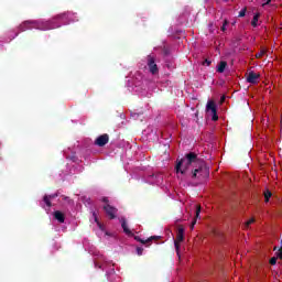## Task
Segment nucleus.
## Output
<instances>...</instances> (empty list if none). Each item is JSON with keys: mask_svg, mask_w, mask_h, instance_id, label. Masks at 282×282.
<instances>
[{"mask_svg": "<svg viewBox=\"0 0 282 282\" xmlns=\"http://www.w3.org/2000/svg\"><path fill=\"white\" fill-rule=\"evenodd\" d=\"M202 214V206L197 205L196 206V212H195V218L192 221L191 228L192 230L195 228V224H197V219H199V215Z\"/></svg>", "mask_w": 282, "mask_h": 282, "instance_id": "11", "label": "nucleus"}, {"mask_svg": "<svg viewBox=\"0 0 282 282\" xmlns=\"http://www.w3.org/2000/svg\"><path fill=\"white\" fill-rule=\"evenodd\" d=\"M69 17V13H62L55 17L56 21H65Z\"/></svg>", "mask_w": 282, "mask_h": 282, "instance_id": "16", "label": "nucleus"}, {"mask_svg": "<svg viewBox=\"0 0 282 282\" xmlns=\"http://www.w3.org/2000/svg\"><path fill=\"white\" fill-rule=\"evenodd\" d=\"M269 263H270L271 265H276V257L271 258L270 261H269Z\"/></svg>", "mask_w": 282, "mask_h": 282, "instance_id": "24", "label": "nucleus"}, {"mask_svg": "<svg viewBox=\"0 0 282 282\" xmlns=\"http://www.w3.org/2000/svg\"><path fill=\"white\" fill-rule=\"evenodd\" d=\"M274 250H276V247H274Z\"/></svg>", "mask_w": 282, "mask_h": 282, "instance_id": "31", "label": "nucleus"}, {"mask_svg": "<svg viewBox=\"0 0 282 282\" xmlns=\"http://www.w3.org/2000/svg\"><path fill=\"white\" fill-rule=\"evenodd\" d=\"M270 197H272V192H270V189H267V192H264V202H270Z\"/></svg>", "mask_w": 282, "mask_h": 282, "instance_id": "17", "label": "nucleus"}, {"mask_svg": "<svg viewBox=\"0 0 282 282\" xmlns=\"http://www.w3.org/2000/svg\"><path fill=\"white\" fill-rule=\"evenodd\" d=\"M191 166L194 169L192 170L193 180H208L210 177V167L195 152L186 153L183 159H177L175 171L181 173V175H186V171Z\"/></svg>", "mask_w": 282, "mask_h": 282, "instance_id": "1", "label": "nucleus"}, {"mask_svg": "<svg viewBox=\"0 0 282 282\" xmlns=\"http://www.w3.org/2000/svg\"><path fill=\"white\" fill-rule=\"evenodd\" d=\"M213 62H210L209 59H205L204 62H203V65H207V67H210V64H212Z\"/></svg>", "mask_w": 282, "mask_h": 282, "instance_id": "26", "label": "nucleus"}, {"mask_svg": "<svg viewBox=\"0 0 282 282\" xmlns=\"http://www.w3.org/2000/svg\"><path fill=\"white\" fill-rule=\"evenodd\" d=\"M54 217L57 221H59V224H65V214H63L62 212L56 210L54 213Z\"/></svg>", "mask_w": 282, "mask_h": 282, "instance_id": "13", "label": "nucleus"}, {"mask_svg": "<svg viewBox=\"0 0 282 282\" xmlns=\"http://www.w3.org/2000/svg\"><path fill=\"white\" fill-rule=\"evenodd\" d=\"M227 67H228V62L221 61V62H219L216 72H218V74H224V72H226Z\"/></svg>", "mask_w": 282, "mask_h": 282, "instance_id": "12", "label": "nucleus"}, {"mask_svg": "<svg viewBox=\"0 0 282 282\" xmlns=\"http://www.w3.org/2000/svg\"><path fill=\"white\" fill-rule=\"evenodd\" d=\"M93 217H94L96 224H98V226L100 228V223L98 221V216L96 215V212L93 213Z\"/></svg>", "mask_w": 282, "mask_h": 282, "instance_id": "25", "label": "nucleus"}, {"mask_svg": "<svg viewBox=\"0 0 282 282\" xmlns=\"http://www.w3.org/2000/svg\"><path fill=\"white\" fill-rule=\"evenodd\" d=\"M121 227L123 229V232L128 235V237H133V232L131 229H129V226L127 225V219H121Z\"/></svg>", "mask_w": 282, "mask_h": 282, "instance_id": "10", "label": "nucleus"}, {"mask_svg": "<svg viewBox=\"0 0 282 282\" xmlns=\"http://www.w3.org/2000/svg\"><path fill=\"white\" fill-rule=\"evenodd\" d=\"M184 241V229L183 227H178L177 234H176V241H174L175 250L177 254H180V243Z\"/></svg>", "mask_w": 282, "mask_h": 282, "instance_id": "5", "label": "nucleus"}, {"mask_svg": "<svg viewBox=\"0 0 282 282\" xmlns=\"http://www.w3.org/2000/svg\"><path fill=\"white\" fill-rule=\"evenodd\" d=\"M254 224V218H250L247 223H246V228H248L250 225Z\"/></svg>", "mask_w": 282, "mask_h": 282, "instance_id": "23", "label": "nucleus"}, {"mask_svg": "<svg viewBox=\"0 0 282 282\" xmlns=\"http://www.w3.org/2000/svg\"><path fill=\"white\" fill-rule=\"evenodd\" d=\"M95 144H96V147H105L106 144H109V134L104 133V134L99 135L95 140Z\"/></svg>", "mask_w": 282, "mask_h": 282, "instance_id": "8", "label": "nucleus"}, {"mask_svg": "<svg viewBox=\"0 0 282 282\" xmlns=\"http://www.w3.org/2000/svg\"><path fill=\"white\" fill-rule=\"evenodd\" d=\"M33 28H35V30H54V28H56V26L53 25L52 22L39 23L36 21H24L19 26L20 32H25L26 30H32Z\"/></svg>", "mask_w": 282, "mask_h": 282, "instance_id": "2", "label": "nucleus"}, {"mask_svg": "<svg viewBox=\"0 0 282 282\" xmlns=\"http://www.w3.org/2000/svg\"><path fill=\"white\" fill-rule=\"evenodd\" d=\"M259 78H261V74L254 73V70H250L247 76V83L251 85H257L259 83Z\"/></svg>", "mask_w": 282, "mask_h": 282, "instance_id": "7", "label": "nucleus"}, {"mask_svg": "<svg viewBox=\"0 0 282 282\" xmlns=\"http://www.w3.org/2000/svg\"><path fill=\"white\" fill-rule=\"evenodd\" d=\"M259 17H261L260 13H256V14L253 15V19H252V21H251L252 28H257V23H259Z\"/></svg>", "mask_w": 282, "mask_h": 282, "instance_id": "15", "label": "nucleus"}, {"mask_svg": "<svg viewBox=\"0 0 282 282\" xmlns=\"http://www.w3.org/2000/svg\"><path fill=\"white\" fill-rule=\"evenodd\" d=\"M64 202H66L68 205H73L74 204V200L72 198H69L68 196H62Z\"/></svg>", "mask_w": 282, "mask_h": 282, "instance_id": "18", "label": "nucleus"}, {"mask_svg": "<svg viewBox=\"0 0 282 282\" xmlns=\"http://www.w3.org/2000/svg\"><path fill=\"white\" fill-rule=\"evenodd\" d=\"M51 199H56L58 197V193L47 195Z\"/></svg>", "mask_w": 282, "mask_h": 282, "instance_id": "27", "label": "nucleus"}, {"mask_svg": "<svg viewBox=\"0 0 282 282\" xmlns=\"http://www.w3.org/2000/svg\"><path fill=\"white\" fill-rule=\"evenodd\" d=\"M101 202H104V204H109V198L104 197V198L101 199Z\"/></svg>", "mask_w": 282, "mask_h": 282, "instance_id": "29", "label": "nucleus"}, {"mask_svg": "<svg viewBox=\"0 0 282 282\" xmlns=\"http://www.w3.org/2000/svg\"><path fill=\"white\" fill-rule=\"evenodd\" d=\"M104 210H105L106 215L109 217V219H116V215H118V208H116L109 204H106L104 206Z\"/></svg>", "mask_w": 282, "mask_h": 282, "instance_id": "6", "label": "nucleus"}, {"mask_svg": "<svg viewBox=\"0 0 282 282\" xmlns=\"http://www.w3.org/2000/svg\"><path fill=\"white\" fill-rule=\"evenodd\" d=\"M263 56H265V51L263 50L256 54L257 58H262Z\"/></svg>", "mask_w": 282, "mask_h": 282, "instance_id": "20", "label": "nucleus"}, {"mask_svg": "<svg viewBox=\"0 0 282 282\" xmlns=\"http://www.w3.org/2000/svg\"><path fill=\"white\" fill-rule=\"evenodd\" d=\"M270 3H272V0H267V2L262 4V8H265V6H270Z\"/></svg>", "mask_w": 282, "mask_h": 282, "instance_id": "28", "label": "nucleus"}, {"mask_svg": "<svg viewBox=\"0 0 282 282\" xmlns=\"http://www.w3.org/2000/svg\"><path fill=\"white\" fill-rule=\"evenodd\" d=\"M43 203L47 206V208H52V198L47 195H44Z\"/></svg>", "mask_w": 282, "mask_h": 282, "instance_id": "14", "label": "nucleus"}, {"mask_svg": "<svg viewBox=\"0 0 282 282\" xmlns=\"http://www.w3.org/2000/svg\"><path fill=\"white\" fill-rule=\"evenodd\" d=\"M246 12H247V9H246V8H243L242 10H240V12H239L238 17H240V18L246 17Z\"/></svg>", "mask_w": 282, "mask_h": 282, "instance_id": "21", "label": "nucleus"}, {"mask_svg": "<svg viewBox=\"0 0 282 282\" xmlns=\"http://www.w3.org/2000/svg\"><path fill=\"white\" fill-rule=\"evenodd\" d=\"M206 111H210L212 112V120L214 122H217V120H219V116H217V104H215V101L213 100H209L207 102V106H206Z\"/></svg>", "mask_w": 282, "mask_h": 282, "instance_id": "4", "label": "nucleus"}, {"mask_svg": "<svg viewBox=\"0 0 282 282\" xmlns=\"http://www.w3.org/2000/svg\"><path fill=\"white\" fill-rule=\"evenodd\" d=\"M135 241H139V243H142L143 246L147 243H151V241H158L159 239H161L160 236H151L150 238H148L147 240L140 238V236H134Z\"/></svg>", "mask_w": 282, "mask_h": 282, "instance_id": "9", "label": "nucleus"}, {"mask_svg": "<svg viewBox=\"0 0 282 282\" xmlns=\"http://www.w3.org/2000/svg\"><path fill=\"white\" fill-rule=\"evenodd\" d=\"M147 65L150 69V73H152L153 76H155V74H159L160 69L158 68V64H155V56L148 55Z\"/></svg>", "mask_w": 282, "mask_h": 282, "instance_id": "3", "label": "nucleus"}, {"mask_svg": "<svg viewBox=\"0 0 282 282\" xmlns=\"http://www.w3.org/2000/svg\"><path fill=\"white\" fill-rule=\"evenodd\" d=\"M144 252V248L142 247H137V254L138 257H142V253Z\"/></svg>", "mask_w": 282, "mask_h": 282, "instance_id": "19", "label": "nucleus"}, {"mask_svg": "<svg viewBox=\"0 0 282 282\" xmlns=\"http://www.w3.org/2000/svg\"><path fill=\"white\" fill-rule=\"evenodd\" d=\"M224 100H226V97H223V98H221V102H224Z\"/></svg>", "mask_w": 282, "mask_h": 282, "instance_id": "30", "label": "nucleus"}, {"mask_svg": "<svg viewBox=\"0 0 282 282\" xmlns=\"http://www.w3.org/2000/svg\"><path fill=\"white\" fill-rule=\"evenodd\" d=\"M226 25H228V20H225L223 26L220 28L221 32H226Z\"/></svg>", "mask_w": 282, "mask_h": 282, "instance_id": "22", "label": "nucleus"}]
</instances>
